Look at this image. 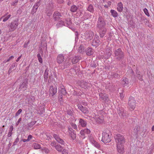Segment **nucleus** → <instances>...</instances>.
I'll list each match as a JSON object with an SVG mask.
<instances>
[{
    "label": "nucleus",
    "mask_w": 154,
    "mask_h": 154,
    "mask_svg": "<svg viewBox=\"0 0 154 154\" xmlns=\"http://www.w3.org/2000/svg\"><path fill=\"white\" fill-rule=\"evenodd\" d=\"M114 137L116 143L117 151L119 154H122L124 152V144L126 142L125 138L120 134H116Z\"/></svg>",
    "instance_id": "nucleus-1"
},
{
    "label": "nucleus",
    "mask_w": 154,
    "mask_h": 154,
    "mask_svg": "<svg viewBox=\"0 0 154 154\" xmlns=\"http://www.w3.org/2000/svg\"><path fill=\"white\" fill-rule=\"evenodd\" d=\"M114 54L115 59L118 61H122L125 57L124 53L120 48L116 49L114 51Z\"/></svg>",
    "instance_id": "nucleus-2"
},
{
    "label": "nucleus",
    "mask_w": 154,
    "mask_h": 154,
    "mask_svg": "<svg viewBox=\"0 0 154 154\" xmlns=\"http://www.w3.org/2000/svg\"><path fill=\"white\" fill-rule=\"evenodd\" d=\"M111 134V132L108 130H105L103 133L101 141L105 144L109 143L111 140L110 137Z\"/></svg>",
    "instance_id": "nucleus-3"
},
{
    "label": "nucleus",
    "mask_w": 154,
    "mask_h": 154,
    "mask_svg": "<svg viewBox=\"0 0 154 154\" xmlns=\"http://www.w3.org/2000/svg\"><path fill=\"white\" fill-rule=\"evenodd\" d=\"M106 23L104 17L102 16H100L98 17L97 21V27L99 29H102L106 28Z\"/></svg>",
    "instance_id": "nucleus-4"
},
{
    "label": "nucleus",
    "mask_w": 154,
    "mask_h": 154,
    "mask_svg": "<svg viewBox=\"0 0 154 154\" xmlns=\"http://www.w3.org/2000/svg\"><path fill=\"white\" fill-rule=\"evenodd\" d=\"M28 85V79L26 78L25 79L23 80L19 85V89L20 90L19 91L21 90L25 91L26 90L27 88Z\"/></svg>",
    "instance_id": "nucleus-5"
},
{
    "label": "nucleus",
    "mask_w": 154,
    "mask_h": 154,
    "mask_svg": "<svg viewBox=\"0 0 154 154\" xmlns=\"http://www.w3.org/2000/svg\"><path fill=\"white\" fill-rule=\"evenodd\" d=\"M135 102V98L131 96L129 98L128 104L130 108L132 110H134L136 106Z\"/></svg>",
    "instance_id": "nucleus-6"
},
{
    "label": "nucleus",
    "mask_w": 154,
    "mask_h": 154,
    "mask_svg": "<svg viewBox=\"0 0 154 154\" xmlns=\"http://www.w3.org/2000/svg\"><path fill=\"white\" fill-rule=\"evenodd\" d=\"M19 24L18 21L15 20L11 23L8 25L10 28L9 30V32H13L17 28Z\"/></svg>",
    "instance_id": "nucleus-7"
},
{
    "label": "nucleus",
    "mask_w": 154,
    "mask_h": 154,
    "mask_svg": "<svg viewBox=\"0 0 154 154\" xmlns=\"http://www.w3.org/2000/svg\"><path fill=\"white\" fill-rule=\"evenodd\" d=\"M117 112L120 116L123 117L126 116V112L125 111L124 108L122 107L121 106H119L118 108H117Z\"/></svg>",
    "instance_id": "nucleus-8"
},
{
    "label": "nucleus",
    "mask_w": 154,
    "mask_h": 154,
    "mask_svg": "<svg viewBox=\"0 0 154 154\" xmlns=\"http://www.w3.org/2000/svg\"><path fill=\"white\" fill-rule=\"evenodd\" d=\"M85 39L88 40H91L94 36V33L91 31H86L85 33Z\"/></svg>",
    "instance_id": "nucleus-9"
},
{
    "label": "nucleus",
    "mask_w": 154,
    "mask_h": 154,
    "mask_svg": "<svg viewBox=\"0 0 154 154\" xmlns=\"http://www.w3.org/2000/svg\"><path fill=\"white\" fill-rule=\"evenodd\" d=\"M91 131L88 129H85L81 130L80 132L81 136L82 139H84L85 137V135L90 134Z\"/></svg>",
    "instance_id": "nucleus-10"
},
{
    "label": "nucleus",
    "mask_w": 154,
    "mask_h": 154,
    "mask_svg": "<svg viewBox=\"0 0 154 154\" xmlns=\"http://www.w3.org/2000/svg\"><path fill=\"white\" fill-rule=\"evenodd\" d=\"M54 138L59 143L62 145H64L65 142L61 138L59 135L54 134L53 135Z\"/></svg>",
    "instance_id": "nucleus-11"
},
{
    "label": "nucleus",
    "mask_w": 154,
    "mask_h": 154,
    "mask_svg": "<svg viewBox=\"0 0 154 154\" xmlns=\"http://www.w3.org/2000/svg\"><path fill=\"white\" fill-rule=\"evenodd\" d=\"M61 16V13L57 11H55L53 15V17L54 21H58L60 20Z\"/></svg>",
    "instance_id": "nucleus-12"
},
{
    "label": "nucleus",
    "mask_w": 154,
    "mask_h": 154,
    "mask_svg": "<svg viewBox=\"0 0 154 154\" xmlns=\"http://www.w3.org/2000/svg\"><path fill=\"white\" fill-rule=\"evenodd\" d=\"M99 37L98 36H95V37L94 40H93L91 44L92 46L95 47L97 46L100 44V41L99 40Z\"/></svg>",
    "instance_id": "nucleus-13"
},
{
    "label": "nucleus",
    "mask_w": 154,
    "mask_h": 154,
    "mask_svg": "<svg viewBox=\"0 0 154 154\" xmlns=\"http://www.w3.org/2000/svg\"><path fill=\"white\" fill-rule=\"evenodd\" d=\"M57 88L54 87L53 86H50L49 90V94L50 96H53L57 93Z\"/></svg>",
    "instance_id": "nucleus-14"
},
{
    "label": "nucleus",
    "mask_w": 154,
    "mask_h": 154,
    "mask_svg": "<svg viewBox=\"0 0 154 154\" xmlns=\"http://www.w3.org/2000/svg\"><path fill=\"white\" fill-rule=\"evenodd\" d=\"M64 60V57L63 54L58 55L57 58V62L59 64L62 63Z\"/></svg>",
    "instance_id": "nucleus-15"
},
{
    "label": "nucleus",
    "mask_w": 154,
    "mask_h": 154,
    "mask_svg": "<svg viewBox=\"0 0 154 154\" xmlns=\"http://www.w3.org/2000/svg\"><path fill=\"white\" fill-rule=\"evenodd\" d=\"M89 140L91 143L96 147L100 149V145L97 142H96L93 137H90Z\"/></svg>",
    "instance_id": "nucleus-16"
},
{
    "label": "nucleus",
    "mask_w": 154,
    "mask_h": 154,
    "mask_svg": "<svg viewBox=\"0 0 154 154\" xmlns=\"http://www.w3.org/2000/svg\"><path fill=\"white\" fill-rule=\"evenodd\" d=\"M77 106L79 109L85 114H88V110L86 107H84L80 104H78Z\"/></svg>",
    "instance_id": "nucleus-17"
},
{
    "label": "nucleus",
    "mask_w": 154,
    "mask_h": 154,
    "mask_svg": "<svg viewBox=\"0 0 154 154\" xmlns=\"http://www.w3.org/2000/svg\"><path fill=\"white\" fill-rule=\"evenodd\" d=\"M81 59V57L79 56H75L70 59L71 60V62L73 64L77 63Z\"/></svg>",
    "instance_id": "nucleus-18"
},
{
    "label": "nucleus",
    "mask_w": 154,
    "mask_h": 154,
    "mask_svg": "<svg viewBox=\"0 0 154 154\" xmlns=\"http://www.w3.org/2000/svg\"><path fill=\"white\" fill-rule=\"evenodd\" d=\"M99 95L100 99L104 100L106 103L108 102L109 98L107 95H104L102 93H100Z\"/></svg>",
    "instance_id": "nucleus-19"
},
{
    "label": "nucleus",
    "mask_w": 154,
    "mask_h": 154,
    "mask_svg": "<svg viewBox=\"0 0 154 154\" xmlns=\"http://www.w3.org/2000/svg\"><path fill=\"white\" fill-rule=\"evenodd\" d=\"M79 123L81 126L82 127H85L86 126L87 121L82 119H79Z\"/></svg>",
    "instance_id": "nucleus-20"
},
{
    "label": "nucleus",
    "mask_w": 154,
    "mask_h": 154,
    "mask_svg": "<svg viewBox=\"0 0 154 154\" xmlns=\"http://www.w3.org/2000/svg\"><path fill=\"white\" fill-rule=\"evenodd\" d=\"M49 70L48 68H47L45 70L44 76V80L45 82H46L48 80V72Z\"/></svg>",
    "instance_id": "nucleus-21"
},
{
    "label": "nucleus",
    "mask_w": 154,
    "mask_h": 154,
    "mask_svg": "<svg viewBox=\"0 0 154 154\" xmlns=\"http://www.w3.org/2000/svg\"><path fill=\"white\" fill-rule=\"evenodd\" d=\"M100 30V35L101 38H103L105 34L106 31V28H103L102 29H99Z\"/></svg>",
    "instance_id": "nucleus-22"
},
{
    "label": "nucleus",
    "mask_w": 154,
    "mask_h": 154,
    "mask_svg": "<svg viewBox=\"0 0 154 154\" xmlns=\"http://www.w3.org/2000/svg\"><path fill=\"white\" fill-rule=\"evenodd\" d=\"M117 10L119 12H121L122 11L123 9V4L122 2H120L118 3L117 5Z\"/></svg>",
    "instance_id": "nucleus-23"
},
{
    "label": "nucleus",
    "mask_w": 154,
    "mask_h": 154,
    "mask_svg": "<svg viewBox=\"0 0 154 154\" xmlns=\"http://www.w3.org/2000/svg\"><path fill=\"white\" fill-rule=\"evenodd\" d=\"M8 13H6V14L2 17V18H3V21L5 22L7 21L9 18L11 16V14L8 15Z\"/></svg>",
    "instance_id": "nucleus-24"
},
{
    "label": "nucleus",
    "mask_w": 154,
    "mask_h": 154,
    "mask_svg": "<svg viewBox=\"0 0 154 154\" xmlns=\"http://www.w3.org/2000/svg\"><path fill=\"white\" fill-rule=\"evenodd\" d=\"M78 8V7L75 5H72L70 8V11L72 12H76Z\"/></svg>",
    "instance_id": "nucleus-25"
},
{
    "label": "nucleus",
    "mask_w": 154,
    "mask_h": 154,
    "mask_svg": "<svg viewBox=\"0 0 154 154\" xmlns=\"http://www.w3.org/2000/svg\"><path fill=\"white\" fill-rule=\"evenodd\" d=\"M55 148L57 151L59 152H61L63 149V147L58 144H57Z\"/></svg>",
    "instance_id": "nucleus-26"
},
{
    "label": "nucleus",
    "mask_w": 154,
    "mask_h": 154,
    "mask_svg": "<svg viewBox=\"0 0 154 154\" xmlns=\"http://www.w3.org/2000/svg\"><path fill=\"white\" fill-rule=\"evenodd\" d=\"M129 81L128 79L126 78H124L122 81V83L123 84L124 86H127L128 84Z\"/></svg>",
    "instance_id": "nucleus-27"
},
{
    "label": "nucleus",
    "mask_w": 154,
    "mask_h": 154,
    "mask_svg": "<svg viewBox=\"0 0 154 154\" xmlns=\"http://www.w3.org/2000/svg\"><path fill=\"white\" fill-rule=\"evenodd\" d=\"M87 10L91 13H93L94 11V6L92 4H90L88 7Z\"/></svg>",
    "instance_id": "nucleus-28"
},
{
    "label": "nucleus",
    "mask_w": 154,
    "mask_h": 154,
    "mask_svg": "<svg viewBox=\"0 0 154 154\" xmlns=\"http://www.w3.org/2000/svg\"><path fill=\"white\" fill-rule=\"evenodd\" d=\"M136 74L137 78L141 81H143V76L141 73L140 71L137 70L136 72Z\"/></svg>",
    "instance_id": "nucleus-29"
},
{
    "label": "nucleus",
    "mask_w": 154,
    "mask_h": 154,
    "mask_svg": "<svg viewBox=\"0 0 154 154\" xmlns=\"http://www.w3.org/2000/svg\"><path fill=\"white\" fill-rule=\"evenodd\" d=\"M64 23L63 21L62 20L59 21L56 24V26L57 28L62 27L64 25Z\"/></svg>",
    "instance_id": "nucleus-30"
},
{
    "label": "nucleus",
    "mask_w": 154,
    "mask_h": 154,
    "mask_svg": "<svg viewBox=\"0 0 154 154\" xmlns=\"http://www.w3.org/2000/svg\"><path fill=\"white\" fill-rule=\"evenodd\" d=\"M86 52L87 55L88 56L92 55L93 53L92 49L90 48H88L87 49Z\"/></svg>",
    "instance_id": "nucleus-31"
},
{
    "label": "nucleus",
    "mask_w": 154,
    "mask_h": 154,
    "mask_svg": "<svg viewBox=\"0 0 154 154\" xmlns=\"http://www.w3.org/2000/svg\"><path fill=\"white\" fill-rule=\"evenodd\" d=\"M61 90H60V93L61 94V95H65L66 94V89L64 88V86L61 87H60Z\"/></svg>",
    "instance_id": "nucleus-32"
},
{
    "label": "nucleus",
    "mask_w": 154,
    "mask_h": 154,
    "mask_svg": "<svg viewBox=\"0 0 154 154\" xmlns=\"http://www.w3.org/2000/svg\"><path fill=\"white\" fill-rule=\"evenodd\" d=\"M32 146L35 149H38L41 148L40 145L37 143H33Z\"/></svg>",
    "instance_id": "nucleus-33"
},
{
    "label": "nucleus",
    "mask_w": 154,
    "mask_h": 154,
    "mask_svg": "<svg viewBox=\"0 0 154 154\" xmlns=\"http://www.w3.org/2000/svg\"><path fill=\"white\" fill-rule=\"evenodd\" d=\"M71 64V63L70 61L66 60L63 64L64 68H68L69 67Z\"/></svg>",
    "instance_id": "nucleus-34"
},
{
    "label": "nucleus",
    "mask_w": 154,
    "mask_h": 154,
    "mask_svg": "<svg viewBox=\"0 0 154 154\" xmlns=\"http://www.w3.org/2000/svg\"><path fill=\"white\" fill-rule=\"evenodd\" d=\"M96 121L97 123L101 124L103 122V117H98L96 119Z\"/></svg>",
    "instance_id": "nucleus-35"
},
{
    "label": "nucleus",
    "mask_w": 154,
    "mask_h": 154,
    "mask_svg": "<svg viewBox=\"0 0 154 154\" xmlns=\"http://www.w3.org/2000/svg\"><path fill=\"white\" fill-rule=\"evenodd\" d=\"M110 12L112 15L114 17H117L118 14L116 11L113 10H111L110 11Z\"/></svg>",
    "instance_id": "nucleus-36"
},
{
    "label": "nucleus",
    "mask_w": 154,
    "mask_h": 154,
    "mask_svg": "<svg viewBox=\"0 0 154 154\" xmlns=\"http://www.w3.org/2000/svg\"><path fill=\"white\" fill-rule=\"evenodd\" d=\"M140 127L138 126H136L135 127L134 130V133L136 134L138 133L139 131L140 130Z\"/></svg>",
    "instance_id": "nucleus-37"
},
{
    "label": "nucleus",
    "mask_w": 154,
    "mask_h": 154,
    "mask_svg": "<svg viewBox=\"0 0 154 154\" xmlns=\"http://www.w3.org/2000/svg\"><path fill=\"white\" fill-rule=\"evenodd\" d=\"M42 152H45L46 154L49 153L50 152V150L47 148L46 147L43 148L42 149Z\"/></svg>",
    "instance_id": "nucleus-38"
},
{
    "label": "nucleus",
    "mask_w": 154,
    "mask_h": 154,
    "mask_svg": "<svg viewBox=\"0 0 154 154\" xmlns=\"http://www.w3.org/2000/svg\"><path fill=\"white\" fill-rule=\"evenodd\" d=\"M38 8V7L36 8L35 6H33L31 11V14H34L36 12Z\"/></svg>",
    "instance_id": "nucleus-39"
},
{
    "label": "nucleus",
    "mask_w": 154,
    "mask_h": 154,
    "mask_svg": "<svg viewBox=\"0 0 154 154\" xmlns=\"http://www.w3.org/2000/svg\"><path fill=\"white\" fill-rule=\"evenodd\" d=\"M67 113L68 115L72 116L74 114V112L73 110L69 109L67 110Z\"/></svg>",
    "instance_id": "nucleus-40"
},
{
    "label": "nucleus",
    "mask_w": 154,
    "mask_h": 154,
    "mask_svg": "<svg viewBox=\"0 0 154 154\" xmlns=\"http://www.w3.org/2000/svg\"><path fill=\"white\" fill-rule=\"evenodd\" d=\"M70 136L72 139L74 140L75 139L76 137V134H75L73 131H71V132L70 134Z\"/></svg>",
    "instance_id": "nucleus-41"
},
{
    "label": "nucleus",
    "mask_w": 154,
    "mask_h": 154,
    "mask_svg": "<svg viewBox=\"0 0 154 154\" xmlns=\"http://www.w3.org/2000/svg\"><path fill=\"white\" fill-rule=\"evenodd\" d=\"M36 121H32L28 124L29 127H31L36 123Z\"/></svg>",
    "instance_id": "nucleus-42"
},
{
    "label": "nucleus",
    "mask_w": 154,
    "mask_h": 154,
    "mask_svg": "<svg viewBox=\"0 0 154 154\" xmlns=\"http://www.w3.org/2000/svg\"><path fill=\"white\" fill-rule=\"evenodd\" d=\"M17 63L15 62L14 63H13L10 66V69H11L12 70H14V68L15 66H17Z\"/></svg>",
    "instance_id": "nucleus-43"
},
{
    "label": "nucleus",
    "mask_w": 154,
    "mask_h": 154,
    "mask_svg": "<svg viewBox=\"0 0 154 154\" xmlns=\"http://www.w3.org/2000/svg\"><path fill=\"white\" fill-rule=\"evenodd\" d=\"M22 110L21 109H19L15 114V117H16L19 115L22 112Z\"/></svg>",
    "instance_id": "nucleus-44"
},
{
    "label": "nucleus",
    "mask_w": 154,
    "mask_h": 154,
    "mask_svg": "<svg viewBox=\"0 0 154 154\" xmlns=\"http://www.w3.org/2000/svg\"><path fill=\"white\" fill-rule=\"evenodd\" d=\"M143 11L146 15L148 17L149 16V14L148 12L147 9L146 8H145L144 9Z\"/></svg>",
    "instance_id": "nucleus-45"
},
{
    "label": "nucleus",
    "mask_w": 154,
    "mask_h": 154,
    "mask_svg": "<svg viewBox=\"0 0 154 154\" xmlns=\"http://www.w3.org/2000/svg\"><path fill=\"white\" fill-rule=\"evenodd\" d=\"M35 100L34 97L32 96H30L29 98V101H31L32 102H33L35 101Z\"/></svg>",
    "instance_id": "nucleus-46"
},
{
    "label": "nucleus",
    "mask_w": 154,
    "mask_h": 154,
    "mask_svg": "<svg viewBox=\"0 0 154 154\" xmlns=\"http://www.w3.org/2000/svg\"><path fill=\"white\" fill-rule=\"evenodd\" d=\"M19 139L18 137H17L15 140L14 141L13 143V146H15L17 145V143L19 142Z\"/></svg>",
    "instance_id": "nucleus-47"
},
{
    "label": "nucleus",
    "mask_w": 154,
    "mask_h": 154,
    "mask_svg": "<svg viewBox=\"0 0 154 154\" xmlns=\"http://www.w3.org/2000/svg\"><path fill=\"white\" fill-rule=\"evenodd\" d=\"M61 152L62 154H68V151L65 149H63Z\"/></svg>",
    "instance_id": "nucleus-48"
},
{
    "label": "nucleus",
    "mask_w": 154,
    "mask_h": 154,
    "mask_svg": "<svg viewBox=\"0 0 154 154\" xmlns=\"http://www.w3.org/2000/svg\"><path fill=\"white\" fill-rule=\"evenodd\" d=\"M113 76L115 78H118L120 77V75L117 73H115L113 75Z\"/></svg>",
    "instance_id": "nucleus-49"
},
{
    "label": "nucleus",
    "mask_w": 154,
    "mask_h": 154,
    "mask_svg": "<svg viewBox=\"0 0 154 154\" xmlns=\"http://www.w3.org/2000/svg\"><path fill=\"white\" fill-rule=\"evenodd\" d=\"M41 2V1L39 0L36 3H35L34 5V6H35L36 7H38L40 5V3Z\"/></svg>",
    "instance_id": "nucleus-50"
},
{
    "label": "nucleus",
    "mask_w": 154,
    "mask_h": 154,
    "mask_svg": "<svg viewBox=\"0 0 154 154\" xmlns=\"http://www.w3.org/2000/svg\"><path fill=\"white\" fill-rule=\"evenodd\" d=\"M71 126L72 128L76 130L77 128L76 125L74 123H72L71 124Z\"/></svg>",
    "instance_id": "nucleus-51"
},
{
    "label": "nucleus",
    "mask_w": 154,
    "mask_h": 154,
    "mask_svg": "<svg viewBox=\"0 0 154 154\" xmlns=\"http://www.w3.org/2000/svg\"><path fill=\"white\" fill-rule=\"evenodd\" d=\"M57 144V143L55 141L52 142L50 144V145L51 146L54 147V148L55 147V146H56Z\"/></svg>",
    "instance_id": "nucleus-52"
},
{
    "label": "nucleus",
    "mask_w": 154,
    "mask_h": 154,
    "mask_svg": "<svg viewBox=\"0 0 154 154\" xmlns=\"http://www.w3.org/2000/svg\"><path fill=\"white\" fill-rule=\"evenodd\" d=\"M18 0H15L14 2L11 3V5L13 6H15L17 3Z\"/></svg>",
    "instance_id": "nucleus-53"
},
{
    "label": "nucleus",
    "mask_w": 154,
    "mask_h": 154,
    "mask_svg": "<svg viewBox=\"0 0 154 154\" xmlns=\"http://www.w3.org/2000/svg\"><path fill=\"white\" fill-rule=\"evenodd\" d=\"M87 83H82L81 84V86L82 88H85L87 85Z\"/></svg>",
    "instance_id": "nucleus-54"
},
{
    "label": "nucleus",
    "mask_w": 154,
    "mask_h": 154,
    "mask_svg": "<svg viewBox=\"0 0 154 154\" xmlns=\"http://www.w3.org/2000/svg\"><path fill=\"white\" fill-rule=\"evenodd\" d=\"M29 41H28L27 42H26L24 45H23V47L24 48H26L27 47V46L29 44Z\"/></svg>",
    "instance_id": "nucleus-55"
},
{
    "label": "nucleus",
    "mask_w": 154,
    "mask_h": 154,
    "mask_svg": "<svg viewBox=\"0 0 154 154\" xmlns=\"http://www.w3.org/2000/svg\"><path fill=\"white\" fill-rule=\"evenodd\" d=\"M22 120V118H20L18 121H17V122L16 123V126H17L19 124V123H20V122Z\"/></svg>",
    "instance_id": "nucleus-56"
},
{
    "label": "nucleus",
    "mask_w": 154,
    "mask_h": 154,
    "mask_svg": "<svg viewBox=\"0 0 154 154\" xmlns=\"http://www.w3.org/2000/svg\"><path fill=\"white\" fill-rule=\"evenodd\" d=\"M13 128L14 127L13 125H11V126H10L9 129V131L11 132H12Z\"/></svg>",
    "instance_id": "nucleus-57"
},
{
    "label": "nucleus",
    "mask_w": 154,
    "mask_h": 154,
    "mask_svg": "<svg viewBox=\"0 0 154 154\" xmlns=\"http://www.w3.org/2000/svg\"><path fill=\"white\" fill-rule=\"evenodd\" d=\"M48 77L49 78V79L48 80V82H50L51 81V79L52 78V74H51V75H50Z\"/></svg>",
    "instance_id": "nucleus-58"
},
{
    "label": "nucleus",
    "mask_w": 154,
    "mask_h": 154,
    "mask_svg": "<svg viewBox=\"0 0 154 154\" xmlns=\"http://www.w3.org/2000/svg\"><path fill=\"white\" fill-rule=\"evenodd\" d=\"M32 136L31 135H29L28 137V138L27 139V140H28V142L32 138Z\"/></svg>",
    "instance_id": "nucleus-59"
},
{
    "label": "nucleus",
    "mask_w": 154,
    "mask_h": 154,
    "mask_svg": "<svg viewBox=\"0 0 154 154\" xmlns=\"http://www.w3.org/2000/svg\"><path fill=\"white\" fill-rule=\"evenodd\" d=\"M59 97L60 98L59 99V100L60 101H62L63 100L62 95H60V94Z\"/></svg>",
    "instance_id": "nucleus-60"
},
{
    "label": "nucleus",
    "mask_w": 154,
    "mask_h": 154,
    "mask_svg": "<svg viewBox=\"0 0 154 154\" xmlns=\"http://www.w3.org/2000/svg\"><path fill=\"white\" fill-rule=\"evenodd\" d=\"M107 56L109 57L111 56V55L112 54V53H111V52L109 51L108 52H107Z\"/></svg>",
    "instance_id": "nucleus-61"
},
{
    "label": "nucleus",
    "mask_w": 154,
    "mask_h": 154,
    "mask_svg": "<svg viewBox=\"0 0 154 154\" xmlns=\"http://www.w3.org/2000/svg\"><path fill=\"white\" fill-rule=\"evenodd\" d=\"M38 61L39 63H42L43 62L42 61V57L38 58Z\"/></svg>",
    "instance_id": "nucleus-62"
},
{
    "label": "nucleus",
    "mask_w": 154,
    "mask_h": 154,
    "mask_svg": "<svg viewBox=\"0 0 154 154\" xmlns=\"http://www.w3.org/2000/svg\"><path fill=\"white\" fill-rule=\"evenodd\" d=\"M12 134V132H11L10 131H9V132L8 134V137H10L11 136Z\"/></svg>",
    "instance_id": "nucleus-63"
},
{
    "label": "nucleus",
    "mask_w": 154,
    "mask_h": 154,
    "mask_svg": "<svg viewBox=\"0 0 154 154\" xmlns=\"http://www.w3.org/2000/svg\"><path fill=\"white\" fill-rule=\"evenodd\" d=\"M40 113H41L42 114V113L45 112V110L43 108L41 109H41H40Z\"/></svg>",
    "instance_id": "nucleus-64"
}]
</instances>
